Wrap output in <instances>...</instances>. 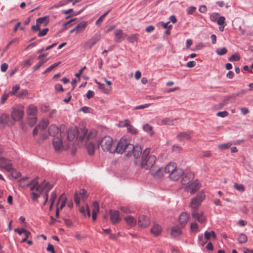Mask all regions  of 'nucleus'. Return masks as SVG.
Returning <instances> with one entry per match:
<instances>
[{"instance_id":"obj_60","label":"nucleus","mask_w":253,"mask_h":253,"mask_svg":"<svg viewBox=\"0 0 253 253\" xmlns=\"http://www.w3.org/2000/svg\"><path fill=\"white\" fill-rule=\"evenodd\" d=\"M172 149L173 151L179 152L182 150V148L178 145H174Z\"/></svg>"},{"instance_id":"obj_22","label":"nucleus","mask_w":253,"mask_h":253,"mask_svg":"<svg viewBox=\"0 0 253 253\" xmlns=\"http://www.w3.org/2000/svg\"><path fill=\"white\" fill-rule=\"evenodd\" d=\"M192 132L191 131L182 132L177 135V138L179 141L189 140L191 139Z\"/></svg>"},{"instance_id":"obj_38","label":"nucleus","mask_w":253,"mask_h":253,"mask_svg":"<svg viewBox=\"0 0 253 253\" xmlns=\"http://www.w3.org/2000/svg\"><path fill=\"white\" fill-rule=\"evenodd\" d=\"M95 83L98 85V87L101 90H102L103 92L105 93H108L110 90L105 88V84L100 83L97 81L95 80Z\"/></svg>"},{"instance_id":"obj_19","label":"nucleus","mask_w":253,"mask_h":253,"mask_svg":"<svg viewBox=\"0 0 253 253\" xmlns=\"http://www.w3.org/2000/svg\"><path fill=\"white\" fill-rule=\"evenodd\" d=\"M114 41L117 42H121L126 37V34L121 29H117L114 32Z\"/></svg>"},{"instance_id":"obj_3","label":"nucleus","mask_w":253,"mask_h":253,"mask_svg":"<svg viewBox=\"0 0 253 253\" xmlns=\"http://www.w3.org/2000/svg\"><path fill=\"white\" fill-rule=\"evenodd\" d=\"M165 172L169 174V178L174 181L178 180L184 174L182 169L177 168L174 163H169L165 168Z\"/></svg>"},{"instance_id":"obj_56","label":"nucleus","mask_w":253,"mask_h":253,"mask_svg":"<svg viewBox=\"0 0 253 253\" xmlns=\"http://www.w3.org/2000/svg\"><path fill=\"white\" fill-rule=\"evenodd\" d=\"M48 30V29L47 28L42 29V31L40 30V32L38 34V36L40 37L44 36L46 35Z\"/></svg>"},{"instance_id":"obj_17","label":"nucleus","mask_w":253,"mask_h":253,"mask_svg":"<svg viewBox=\"0 0 253 253\" xmlns=\"http://www.w3.org/2000/svg\"><path fill=\"white\" fill-rule=\"evenodd\" d=\"M192 216L194 219L201 223L205 222L206 220V217L204 215L203 213L202 212H198L197 210H193L192 212Z\"/></svg>"},{"instance_id":"obj_30","label":"nucleus","mask_w":253,"mask_h":253,"mask_svg":"<svg viewBox=\"0 0 253 253\" xmlns=\"http://www.w3.org/2000/svg\"><path fill=\"white\" fill-rule=\"evenodd\" d=\"M125 220L127 224L130 227H133L136 224V219L132 216L128 215L125 217Z\"/></svg>"},{"instance_id":"obj_35","label":"nucleus","mask_w":253,"mask_h":253,"mask_svg":"<svg viewBox=\"0 0 253 253\" xmlns=\"http://www.w3.org/2000/svg\"><path fill=\"white\" fill-rule=\"evenodd\" d=\"M247 239L248 238H247V236L245 234L242 233L239 235V236L237 238V240H238L239 243L244 244V243H245L247 242Z\"/></svg>"},{"instance_id":"obj_33","label":"nucleus","mask_w":253,"mask_h":253,"mask_svg":"<svg viewBox=\"0 0 253 253\" xmlns=\"http://www.w3.org/2000/svg\"><path fill=\"white\" fill-rule=\"evenodd\" d=\"M49 124V121L47 120H43L42 121L40 124L37 126L40 129L41 131L44 129Z\"/></svg>"},{"instance_id":"obj_7","label":"nucleus","mask_w":253,"mask_h":253,"mask_svg":"<svg viewBox=\"0 0 253 253\" xmlns=\"http://www.w3.org/2000/svg\"><path fill=\"white\" fill-rule=\"evenodd\" d=\"M131 149H133V145L126 138L122 137L117 144L115 143L114 153L122 154L126 152L127 154Z\"/></svg>"},{"instance_id":"obj_29","label":"nucleus","mask_w":253,"mask_h":253,"mask_svg":"<svg viewBox=\"0 0 253 253\" xmlns=\"http://www.w3.org/2000/svg\"><path fill=\"white\" fill-rule=\"evenodd\" d=\"M181 234V230L180 227L175 226L171 228L170 235L172 238H176Z\"/></svg>"},{"instance_id":"obj_37","label":"nucleus","mask_w":253,"mask_h":253,"mask_svg":"<svg viewBox=\"0 0 253 253\" xmlns=\"http://www.w3.org/2000/svg\"><path fill=\"white\" fill-rule=\"evenodd\" d=\"M175 122V120H171L169 118H167L165 119L162 120L160 122V124L161 125H174Z\"/></svg>"},{"instance_id":"obj_27","label":"nucleus","mask_w":253,"mask_h":253,"mask_svg":"<svg viewBox=\"0 0 253 253\" xmlns=\"http://www.w3.org/2000/svg\"><path fill=\"white\" fill-rule=\"evenodd\" d=\"M87 25V22L82 21L79 23L76 27V34L82 33L85 29Z\"/></svg>"},{"instance_id":"obj_10","label":"nucleus","mask_w":253,"mask_h":253,"mask_svg":"<svg viewBox=\"0 0 253 253\" xmlns=\"http://www.w3.org/2000/svg\"><path fill=\"white\" fill-rule=\"evenodd\" d=\"M24 115V107L21 106L20 107L15 108L13 109L11 113V118L13 121H19L23 118Z\"/></svg>"},{"instance_id":"obj_61","label":"nucleus","mask_w":253,"mask_h":253,"mask_svg":"<svg viewBox=\"0 0 253 253\" xmlns=\"http://www.w3.org/2000/svg\"><path fill=\"white\" fill-rule=\"evenodd\" d=\"M28 94V91L27 90H23L20 93L16 95V96L18 97H22L23 96H25Z\"/></svg>"},{"instance_id":"obj_15","label":"nucleus","mask_w":253,"mask_h":253,"mask_svg":"<svg viewBox=\"0 0 253 253\" xmlns=\"http://www.w3.org/2000/svg\"><path fill=\"white\" fill-rule=\"evenodd\" d=\"M194 178V175L193 172L189 171L187 172L181 179V184L185 187L187 185L190 184Z\"/></svg>"},{"instance_id":"obj_9","label":"nucleus","mask_w":253,"mask_h":253,"mask_svg":"<svg viewBox=\"0 0 253 253\" xmlns=\"http://www.w3.org/2000/svg\"><path fill=\"white\" fill-rule=\"evenodd\" d=\"M101 39L100 34L94 35L91 39L84 43L82 46L86 50L90 49Z\"/></svg>"},{"instance_id":"obj_24","label":"nucleus","mask_w":253,"mask_h":253,"mask_svg":"<svg viewBox=\"0 0 253 253\" xmlns=\"http://www.w3.org/2000/svg\"><path fill=\"white\" fill-rule=\"evenodd\" d=\"M162 231V227L158 224H154L153 227L151 229V233L155 237L160 235L161 234Z\"/></svg>"},{"instance_id":"obj_20","label":"nucleus","mask_w":253,"mask_h":253,"mask_svg":"<svg viewBox=\"0 0 253 253\" xmlns=\"http://www.w3.org/2000/svg\"><path fill=\"white\" fill-rule=\"evenodd\" d=\"M110 219L113 224L119 222L121 220L119 212L117 211H110Z\"/></svg>"},{"instance_id":"obj_28","label":"nucleus","mask_w":253,"mask_h":253,"mask_svg":"<svg viewBox=\"0 0 253 253\" xmlns=\"http://www.w3.org/2000/svg\"><path fill=\"white\" fill-rule=\"evenodd\" d=\"M66 200L67 199L63 194L60 195L57 204V207L59 208V210H62L65 207Z\"/></svg>"},{"instance_id":"obj_18","label":"nucleus","mask_w":253,"mask_h":253,"mask_svg":"<svg viewBox=\"0 0 253 253\" xmlns=\"http://www.w3.org/2000/svg\"><path fill=\"white\" fill-rule=\"evenodd\" d=\"M38 108L33 104L29 105L26 109L28 117H37Z\"/></svg>"},{"instance_id":"obj_40","label":"nucleus","mask_w":253,"mask_h":253,"mask_svg":"<svg viewBox=\"0 0 253 253\" xmlns=\"http://www.w3.org/2000/svg\"><path fill=\"white\" fill-rule=\"evenodd\" d=\"M37 121V117H28L27 118V122L31 127L36 124Z\"/></svg>"},{"instance_id":"obj_54","label":"nucleus","mask_w":253,"mask_h":253,"mask_svg":"<svg viewBox=\"0 0 253 253\" xmlns=\"http://www.w3.org/2000/svg\"><path fill=\"white\" fill-rule=\"evenodd\" d=\"M218 13H212L210 16V19L212 22L217 21L218 19Z\"/></svg>"},{"instance_id":"obj_62","label":"nucleus","mask_w":253,"mask_h":253,"mask_svg":"<svg viewBox=\"0 0 253 253\" xmlns=\"http://www.w3.org/2000/svg\"><path fill=\"white\" fill-rule=\"evenodd\" d=\"M120 210L124 213H129L131 212V211L127 207H120Z\"/></svg>"},{"instance_id":"obj_41","label":"nucleus","mask_w":253,"mask_h":253,"mask_svg":"<svg viewBox=\"0 0 253 253\" xmlns=\"http://www.w3.org/2000/svg\"><path fill=\"white\" fill-rule=\"evenodd\" d=\"M14 231L15 232H17L20 235L22 233H24L27 237H28L29 235H30V232L24 229V228H21L20 229H15Z\"/></svg>"},{"instance_id":"obj_48","label":"nucleus","mask_w":253,"mask_h":253,"mask_svg":"<svg viewBox=\"0 0 253 253\" xmlns=\"http://www.w3.org/2000/svg\"><path fill=\"white\" fill-rule=\"evenodd\" d=\"M205 197L206 195H205L204 193L202 191H201L197 194V196L195 198H198V200L202 202L204 200Z\"/></svg>"},{"instance_id":"obj_46","label":"nucleus","mask_w":253,"mask_h":253,"mask_svg":"<svg viewBox=\"0 0 253 253\" xmlns=\"http://www.w3.org/2000/svg\"><path fill=\"white\" fill-rule=\"evenodd\" d=\"M138 35L137 34H134L133 35H131L127 38V40L129 42L133 43V42L137 41V38H138Z\"/></svg>"},{"instance_id":"obj_8","label":"nucleus","mask_w":253,"mask_h":253,"mask_svg":"<svg viewBox=\"0 0 253 253\" xmlns=\"http://www.w3.org/2000/svg\"><path fill=\"white\" fill-rule=\"evenodd\" d=\"M96 135V132L95 130L90 131L88 134H86L84 137L85 147L87 150L88 154L89 155H92L94 153L95 146L91 140L94 138Z\"/></svg>"},{"instance_id":"obj_36","label":"nucleus","mask_w":253,"mask_h":253,"mask_svg":"<svg viewBox=\"0 0 253 253\" xmlns=\"http://www.w3.org/2000/svg\"><path fill=\"white\" fill-rule=\"evenodd\" d=\"M204 235L207 241L210 240L211 237H212L214 239L216 238V234L215 232L213 231L211 232H209L207 231L205 232Z\"/></svg>"},{"instance_id":"obj_53","label":"nucleus","mask_w":253,"mask_h":253,"mask_svg":"<svg viewBox=\"0 0 253 253\" xmlns=\"http://www.w3.org/2000/svg\"><path fill=\"white\" fill-rule=\"evenodd\" d=\"M57 195L55 192H52L50 195L49 201L52 203V205H54V202L56 199Z\"/></svg>"},{"instance_id":"obj_47","label":"nucleus","mask_w":253,"mask_h":253,"mask_svg":"<svg viewBox=\"0 0 253 253\" xmlns=\"http://www.w3.org/2000/svg\"><path fill=\"white\" fill-rule=\"evenodd\" d=\"M11 176L15 179L18 178L21 175V173L16 170L12 169L10 171Z\"/></svg>"},{"instance_id":"obj_55","label":"nucleus","mask_w":253,"mask_h":253,"mask_svg":"<svg viewBox=\"0 0 253 253\" xmlns=\"http://www.w3.org/2000/svg\"><path fill=\"white\" fill-rule=\"evenodd\" d=\"M240 59V56L237 54L232 55L229 59L230 61H238Z\"/></svg>"},{"instance_id":"obj_43","label":"nucleus","mask_w":253,"mask_h":253,"mask_svg":"<svg viewBox=\"0 0 253 253\" xmlns=\"http://www.w3.org/2000/svg\"><path fill=\"white\" fill-rule=\"evenodd\" d=\"M52 188V186L51 185H49V183H48V185H47L45 188H44V189H46L47 191L45 194V201L43 203V205H45L46 203H47L48 199V192Z\"/></svg>"},{"instance_id":"obj_63","label":"nucleus","mask_w":253,"mask_h":253,"mask_svg":"<svg viewBox=\"0 0 253 253\" xmlns=\"http://www.w3.org/2000/svg\"><path fill=\"white\" fill-rule=\"evenodd\" d=\"M85 194H86V191L84 189H81L80 191L79 194H78V195L81 197H82V199L83 200H84V198H86Z\"/></svg>"},{"instance_id":"obj_51","label":"nucleus","mask_w":253,"mask_h":253,"mask_svg":"<svg viewBox=\"0 0 253 253\" xmlns=\"http://www.w3.org/2000/svg\"><path fill=\"white\" fill-rule=\"evenodd\" d=\"M227 52V50L226 48L223 47L221 48H218L216 50V53L217 54L222 55L226 54Z\"/></svg>"},{"instance_id":"obj_21","label":"nucleus","mask_w":253,"mask_h":253,"mask_svg":"<svg viewBox=\"0 0 253 253\" xmlns=\"http://www.w3.org/2000/svg\"><path fill=\"white\" fill-rule=\"evenodd\" d=\"M0 123L3 125L11 126L14 124L13 121H11L8 115L2 114L0 117Z\"/></svg>"},{"instance_id":"obj_64","label":"nucleus","mask_w":253,"mask_h":253,"mask_svg":"<svg viewBox=\"0 0 253 253\" xmlns=\"http://www.w3.org/2000/svg\"><path fill=\"white\" fill-rule=\"evenodd\" d=\"M91 109L87 106H84L80 109V111H82L84 113H90Z\"/></svg>"},{"instance_id":"obj_4","label":"nucleus","mask_w":253,"mask_h":253,"mask_svg":"<svg viewBox=\"0 0 253 253\" xmlns=\"http://www.w3.org/2000/svg\"><path fill=\"white\" fill-rule=\"evenodd\" d=\"M150 149L146 148L143 152L141 167L146 169H152L156 162V158L153 155H149Z\"/></svg>"},{"instance_id":"obj_57","label":"nucleus","mask_w":253,"mask_h":253,"mask_svg":"<svg viewBox=\"0 0 253 253\" xmlns=\"http://www.w3.org/2000/svg\"><path fill=\"white\" fill-rule=\"evenodd\" d=\"M196 9V7L191 6L186 9V12L188 14H192L195 11Z\"/></svg>"},{"instance_id":"obj_32","label":"nucleus","mask_w":253,"mask_h":253,"mask_svg":"<svg viewBox=\"0 0 253 253\" xmlns=\"http://www.w3.org/2000/svg\"><path fill=\"white\" fill-rule=\"evenodd\" d=\"M49 22V17L47 16H44L43 17H40L37 19L36 23L39 25L43 24L44 26H46Z\"/></svg>"},{"instance_id":"obj_25","label":"nucleus","mask_w":253,"mask_h":253,"mask_svg":"<svg viewBox=\"0 0 253 253\" xmlns=\"http://www.w3.org/2000/svg\"><path fill=\"white\" fill-rule=\"evenodd\" d=\"M92 218L93 221L96 219L97 214L99 212V204L97 201H94L92 204Z\"/></svg>"},{"instance_id":"obj_42","label":"nucleus","mask_w":253,"mask_h":253,"mask_svg":"<svg viewBox=\"0 0 253 253\" xmlns=\"http://www.w3.org/2000/svg\"><path fill=\"white\" fill-rule=\"evenodd\" d=\"M47 61V60H41L38 64L33 67V70L35 71L39 69L44 63Z\"/></svg>"},{"instance_id":"obj_23","label":"nucleus","mask_w":253,"mask_h":253,"mask_svg":"<svg viewBox=\"0 0 253 253\" xmlns=\"http://www.w3.org/2000/svg\"><path fill=\"white\" fill-rule=\"evenodd\" d=\"M60 130L59 128L54 125H51L48 128V134L49 135L55 137L59 134V131Z\"/></svg>"},{"instance_id":"obj_5","label":"nucleus","mask_w":253,"mask_h":253,"mask_svg":"<svg viewBox=\"0 0 253 253\" xmlns=\"http://www.w3.org/2000/svg\"><path fill=\"white\" fill-rule=\"evenodd\" d=\"M65 134L64 131H62V128L60 127L59 134L55 136L53 139V145L56 150L62 148L67 149L70 147V144L67 143L65 139Z\"/></svg>"},{"instance_id":"obj_39","label":"nucleus","mask_w":253,"mask_h":253,"mask_svg":"<svg viewBox=\"0 0 253 253\" xmlns=\"http://www.w3.org/2000/svg\"><path fill=\"white\" fill-rule=\"evenodd\" d=\"M143 130L148 133L150 135H152L154 133L153 127L148 124H146L143 126Z\"/></svg>"},{"instance_id":"obj_34","label":"nucleus","mask_w":253,"mask_h":253,"mask_svg":"<svg viewBox=\"0 0 253 253\" xmlns=\"http://www.w3.org/2000/svg\"><path fill=\"white\" fill-rule=\"evenodd\" d=\"M86 211L87 212V216L88 217H90V211L89 206L87 205H86L85 207H82L80 209V211L84 215H85Z\"/></svg>"},{"instance_id":"obj_13","label":"nucleus","mask_w":253,"mask_h":253,"mask_svg":"<svg viewBox=\"0 0 253 253\" xmlns=\"http://www.w3.org/2000/svg\"><path fill=\"white\" fill-rule=\"evenodd\" d=\"M0 169L10 171L12 169V164L10 160L0 157Z\"/></svg>"},{"instance_id":"obj_44","label":"nucleus","mask_w":253,"mask_h":253,"mask_svg":"<svg viewBox=\"0 0 253 253\" xmlns=\"http://www.w3.org/2000/svg\"><path fill=\"white\" fill-rule=\"evenodd\" d=\"M233 187L235 189H236L240 192H243L245 191V188L243 185L242 184H239L237 183H235L234 184Z\"/></svg>"},{"instance_id":"obj_6","label":"nucleus","mask_w":253,"mask_h":253,"mask_svg":"<svg viewBox=\"0 0 253 253\" xmlns=\"http://www.w3.org/2000/svg\"><path fill=\"white\" fill-rule=\"evenodd\" d=\"M97 143L98 147H101L103 151L114 153L115 142H113V139L111 137L104 136L100 140H98Z\"/></svg>"},{"instance_id":"obj_11","label":"nucleus","mask_w":253,"mask_h":253,"mask_svg":"<svg viewBox=\"0 0 253 253\" xmlns=\"http://www.w3.org/2000/svg\"><path fill=\"white\" fill-rule=\"evenodd\" d=\"M142 151V149L140 146H134L133 145V149H131L130 150H128L126 155L127 157H130L133 155L135 159H137L139 158L140 156L141 155Z\"/></svg>"},{"instance_id":"obj_12","label":"nucleus","mask_w":253,"mask_h":253,"mask_svg":"<svg viewBox=\"0 0 253 253\" xmlns=\"http://www.w3.org/2000/svg\"><path fill=\"white\" fill-rule=\"evenodd\" d=\"M200 188V183L198 180H196L185 186L184 189L186 192H189L191 194H193L198 191Z\"/></svg>"},{"instance_id":"obj_2","label":"nucleus","mask_w":253,"mask_h":253,"mask_svg":"<svg viewBox=\"0 0 253 253\" xmlns=\"http://www.w3.org/2000/svg\"><path fill=\"white\" fill-rule=\"evenodd\" d=\"M66 133L65 132H64ZM87 133V129L84 127H80L75 129H70L68 131L66 135V138L65 139L66 140L67 143L71 145H73L74 143V140L76 138L78 142V144L79 146H82L84 145V137ZM66 134V133H65Z\"/></svg>"},{"instance_id":"obj_58","label":"nucleus","mask_w":253,"mask_h":253,"mask_svg":"<svg viewBox=\"0 0 253 253\" xmlns=\"http://www.w3.org/2000/svg\"><path fill=\"white\" fill-rule=\"evenodd\" d=\"M82 198V197H81L77 193H76L75 194V196H74V200H75V203L78 205L79 206L80 205V199Z\"/></svg>"},{"instance_id":"obj_1","label":"nucleus","mask_w":253,"mask_h":253,"mask_svg":"<svg viewBox=\"0 0 253 253\" xmlns=\"http://www.w3.org/2000/svg\"><path fill=\"white\" fill-rule=\"evenodd\" d=\"M18 182L19 185L22 188L30 187L33 200H35L40 197V193L48 185V182L45 181H43L41 184H39L37 179L30 181L27 177L20 179Z\"/></svg>"},{"instance_id":"obj_26","label":"nucleus","mask_w":253,"mask_h":253,"mask_svg":"<svg viewBox=\"0 0 253 253\" xmlns=\"http://www.w3.org/2000/svg\"><path fill=\"white\" fill-rule=\"evenodd\" d=\"M189 220V215L186 212L182 213L179 217V222L181 226L184 227Z\"/></svg>"},{"instance_id":"obj_50","label":"nucleus","mask_w":253,"mask_h":253,"mask_svg":"<svg viewBox=\"0 0 253 253\" xmlns=\"http://www.w3.org/2000/svg\"><path fill=\"white\" fill-rule=\"evenodd\" d=\"M231 145L232 143H231L219 144L218 145V148L220 149L224 150L228 148L231 146Z\"/></svg>"},{"instance_id":"obj_16","label":"nucleus","mask_w":253,"mask_h":253,"mask_svg":"<svg viewBox=\"0 0 253 253\" xmlns=\"http://www.w3.org/2000/svg\"><path fill=\"white\" fill-rule=\"evenodd\" d=\"M150 223V220L148 217L145 215H141L139 216L138 224L141 228L147 227Z\"/></svg>"},{"instance_id":"obj_52","label":"nucleus","mask_w":253,"mask_h":253,"mask_svg":"<svg viewBox=\"0 0 253 253\" xmlns=\"http://www.w3.org/2000/svg\"><path fill=\"white\" fill-rule=\"evenodd\" d=\"M225 21V17L224 16H220L217 20V23L218 25H219V26H221L222 25H226Z\"/></svg>"},{"instance_id":"obj_59","label":"nucleus","mask_w":253,"mask_h":253,"mask_svg":"<svg viewBox=\"0 0 253 253\" xmlns=\"http://www.w3.org/2000/svg\"><path fill=\"white\" fill-rule=\"evenodd\" d=\"M228 113L227 111L219 112L217 113L216 115L219 117L223 118L228 116Z\"/></svg>"},{"instance_id":"obj_45","label":"nucleus","mask_w":253,"mask_h":253,"mask_svg":"<svg viewBox=\"0 0 253 253\" xmlns=\"http://www.w3.org/2000/svg\"><path fill=\"white\" fill-rule=\"evenodd\" d=\"M20 87L18 85H14L12 87L11 90L9 92V94L12 95H17L16 93L19 90Z\"/></svg>"},{"instance_id":"obj_49","label":"nucleus","mask_w":253,"mask_h":253,"mask_svg":"<svg viewBox=\"0 0 253 253\" xmlns=\"http://www.w3.org/2000/svg\"><path fill=\"white\" fill-rule=\"evenodd\" d=\"M126 126L127 127V130L130 132H131L132 133H136L137 132V130H136V128H134L133 126H131V125L126 123Z\"/></svg>"},{"instance_id":"obj_31","label":"nucleus","mask_w":253,"mask_h":253,"mask_svg":"<svg viewBox=\"0 0 253 253\" xmlns=\"http://www.w3.org/2000/svg\"><path fill=\"white\" fill-rule=\"evenodd\" d=\"M201 204V202L198 200V198H193L191 201L190 207L194 210H197Z\"/></svg>"},{"instance_id":"obj_14","label":"nucleus","mask_w":253,"mask_h":253,"mask_svg":"<svg viewBox=\"0 0 253 253\" xmlns=\"http://www.w3.org/2000/svg\"><path fill=\"white\" fill-rule=\"evenodd\" d=\"M150 172L151 174L155 178H160L163 176L164 170L163 169L157 166H154L151 169Z\"/></svg>"}]
</instances>
